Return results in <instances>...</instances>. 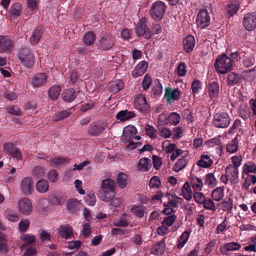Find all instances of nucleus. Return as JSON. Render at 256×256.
Wrapping results in <instances>:
<instances>
[{
  "label": "nucleus",
  "mask_w": 256,
  "mask_h": 256,
  "mask_svg": "<svg viewBox=\"0 0 256 256\" xmlns=\"http://www.w3.org/2000/svg\"><path fill=\"white\" fill-rule=\"evenodd\" d=\"M60 88L58 86H53L48 91L49 96L52 100H56L60 95Z\"/></svg>",
  "instance_id": "nucleus-47"
},
{
  "label": "nucleus",
  "mask_w": 256,
  "mask_h": 256,
  "mask_svg": "<svg viewBox=\"0 0 256 256\" xmlns=\"http://www.w3.org/2000/svg\"><path fill=\"white\" fill-rule=\"evenodd\" d=\"M224 190L222 187H218L214 190L212 194V198L214 200L218 202L224 196Z\"/></svg>",
  "instance_id": "nucleus-45"
},
{
  "label": "nucleus",
  "mask_w": 256,
  "mask_h": 256,
  "mask_svg": "<svg viewBox=\"0 0 256 256\" xmlns=\"http://www.w3.org/2000/svg\"><path fill=\"white\" fill-rule=\"evenodd\" d=\"M240 80V78L237 74L230 72L228 76L226 82L228 86H232L238 84Z\"/></svg>",
  "instance_id": "nucleus-44"
},
{
  "label": "nucleus",
  "mask_w": 256,
  "mask_h": 256,
  "mask_svg": "<svg viewBox=\"0 0 256 256\" xmlns=\"http://www.w3.org/2000/svg\"><path fill=\"white\" fill-rule=\"evenodd\" d=\"M194 198L196 202L198 204H202L205 200L206 199L204 195L200 192H195L194 194Z\"/></svg>",
  "instance_id": "nucleus-60"
},
{
  "label": "nucleus",
  "mask_w": 256,
  "mask_h": 256,
  "mask_svg": "<svg viewBox=\"0 0 256 256\" xmlns=\"http://www.w3.org/2000/svg\"><path fill=\"white\" fill-rule=\"evenodd\" d=\"M182 194L186 200H190L192 198V192L190 184L185 182L182 189Z\"/></svg>",
  "instance_id": "nucleus-41"
},
{
  "label": "nucleus",
  "mask_w": 256,
  "mask_h": 256,
  "mask_svg": "<svg viewBox=\"0 0 256 256\" xmlns=\"http://www.w3.org/2000/svg\"><path fill=\"white\" fill-rule=\"evenodd\" d=\"M241 245L237 242H230L226 244L224 246V248L227 251H235L240 250Z\"/></svg>",
  "instance_id": "nucleus-50"
},
{
  "label": "nucleus",
  "mask_w": 256,
  "mask_h": 256,
  "mask_svg": "<svg viewBox=\"0 0 256 256\" xmlns=\"http://www.w3.org/2000/svg\"><path fill=\"white\" fill-rule=\"evenodd\" d=\"M190 184L194 192H200L203 186L202 180L196 176H192L190 178Z\"/></svg>",
  "instance_id": "nucleus-33"
},
{
  "label": "nucleus",
  "mask_w": 256,
  "mask_h": 256,
  "mask_svg": "<svg viewBox=\"0 0 256 256\" xmlns=\"http://www.w3.org/2000/svg\"><path fill=\"white\" fill-rule=\"evenodd\" d=\"M182 155L183 158L178 159L173 166V170L176 172H180L187 165L188 160L185 158L188 156L187 152H184Z\"/></svg>",
  "instance_id": "nucleus-25"
},
{
  "label": "nucleus",
  "mask_w": 256,
  "mask_h": 256,
  "mask_svg": "<svg viewBox=\"0 0 256 256\" xmlns=\"http://www.w3.org/2000/svg\"><path fill=\"white\" fill-rule=\"evenodd\" d=\"M20 239L24 242L27 245L34 244L36 242V237L30 234H22L20 237Z\"/></svg>",
  "instance_id": "nucleus-40"
},
{
  "label": "nucleus",
  "mask_w": 256,
  "mask_h": 256,
  "mask_svg": "<svg viewBox=\"0 0 256 256\" xmlns=\"http://www.w3.org/2000/svg\"><path fill=\"white\" fill-rule=\"evenodd\" d=\"M228 224V220L227 218H225L223 222L217 226L216 233L218 234L222 233L226 229Z\"/></svg>",
  "instance_id": "nucleus-62"
},
{
  "label": "nucleus",
  "mask_w": 256,
  "mask_h": 256,
  "mask_svg": "<svg viewBox=\"0 0 256 256\" xmlns=\"http://www.w3.org/2000/svg\"><path fill=\"white\" fill-rule=\"evenodd\" d=\"M203 207L208 210L214 212L216 206L214 202L210 198H206L202 204Z\"/></svg>",
  "instance_id": "nucleus-56"
},
{
  "label": "nucleus",
  "mask_w": 256,
  "mask_h": 256,
  "mask_svg": "<svg viewBox=\"0 0 256 256\" xmlns=\"http://www.w3.org/2000/svg\"><path fill=\"white\" fill-rule=\"evenodd\" d=\"M213 163V160L210 156L207 154L201 155L200 160L197 162V165L202 168H208Z\"/></svg>",
  "instance_id": "nucleus-24"
},
{
  "label": "nucleus",
  "mask_w": 256,
  "mask_h": 256,
  "mask_svg": "<svg viewBox=\"0 0 256 256\" xmlns=\"http://www.w3.org/2000/svg\"><path fill=\"white\" fill-rule=\"evenodd\" d=\"M220 206L224 211L230 212L232 208V200L230 198H226L220 204Z\"/></svg>",
  "instance_id": "nucleus-49"
},
{
  "label": "nucleus",
  "mask_w": 256,
  "mask_h": 256,
  "mask_svg": "<svg viewBox=\"0 0 256 256\" xmlns=\"http://www.w3.org/2000/svg\"><path fill=\"white\" fill-rule=\"evenodd\" d=\"M210 16L206 10L202 9L198 12L196 18V24L198 28H204L208 26L210 24Z\"/></svg>",
  "instance_id": "nucleus-9"
},
{
  "label": "nucleus",
  "mask_w": 256,
  "mask_h": 256,
  "mask_svg": "<svg viewBox=\"0 0 256 256\" xmlns=\"http://www.w3.org/2000/svg\"><path fill=\"white\" fill-rule=\"evenodd\" d=\"M76 92L73 90H66L62 94L63 100L66 102H71L76 98Z\"/></svg>",
  "instance_id": "nucleus-43"
},
{
  "label": "nucleus",
  "mask_w": 256,
  "mask_h": 256,
  "mask_svg": "<svg viewBox=\"0 0 256 256\" xmlns=\"http://www.w3.org/2000/svg\"><path fill=\"white\" fill-rule=\"evenodd\" d=\"M124 86L122 80H117L108 84L109 90L114 93L118 92Z\"/></svg>",
  "instance_id": "nucleus-31"
},
{
  "label": "nucleus",
  "mask_w": 256,
  "mask_h": 256,
  "mask_svg": "<svg viewBox=\"0 0 256 256\" xmlns=\"http://www.w3.org/2000/svg\"><path fill=\"white\" fill-rule=\"evenodd\" d=\"M108 123L105 120L92 123L88 128V133L92 136H100L108 127Z\"/></svg>",
  "instance_id": "nucleus-6"
},
{
  "label": "nucleus",
  "mask_w": 256,
  "mask_h": 256,
  "mask_svg": "<svg viewBox=\"0 0 256 256\" xmlns=\"http://www.w3.org/2000/svg\"><path fill=\"white\" fill-rule=\"evenodd\" d=\"M175 72L180 76H184L187 72L185 64L183 62L180 63L176 69Z\"/></svg>",
  "instance_id": "nucleus-57"
},
{
  "label": "nucleus",
  "mask_w": 256,
  "mask_h": 256,
  "mask_svg": "<svg viewBox=\"0 0 256 256\" xmlns=\"http://www.w3.org/2000/svg\"><path fill=\"white\" fill-rule=\"evenodd\" d=\"M206 184L212 188L216 185L217 180L213 173H208L206 175Z\"/></svg>",
  "instance_id": "nucleus-53"
},
{
  "label": "nucleus",
  "mask_w": 256,
  "mask_h": 256,
  "mask_svg": "<svg viewBox=\"0 0 256 256\" xmlns=\"http://www.w3.org/2000/svg\"><path fill=\"white\" fill-rule=\"evenodd\" d=\"M182 92L178 88H166L164 98L166 99V102L170 104L172 102L178 100L180 98Z\"/></svg>",
  "instance_id": "nucleus-13"
},
{
  "label": "nucleus",
  "mask_w": 256,
  "mask_h": 256,
  "mask_svg": "<svg viewBox=\"0 0 256 256\" xmlns=\"http://www.w3.org/2000/svg\"><path fill=\"white\" fill-rule=\"evenodd\" d=\"M135 116L134 113L132 111L122 110L119 112L116 115V118L121 122H124Z\"/></svg>",
  "instance_id": "nucleus-28"
},
{
  "label": "nucleus",
  "mask_w": 256,
  "mask_h": 256,
  "mask_svg": "<svg viewBox=\"0 0 256 256\" xmlns=\"http://www.w3.org/2000/svg\"><path fill=\"white\" fill-rule=\"evenodd\" d=\"M146 208L142 205H134L130 209L132 213L138 218L144 216Z\"/></svg>",
  "instance_id": "nucleus-34"
},
{
  "label": "nucleus",
  "mask_w": 256,
  "mask_h": 256,
  "mask_svg": "<svg viewBox=\"0 0 256 256\" xmlns=\"http://www.w3.org/2000/svg\"><path fill=\"white\" fill-rule=\"evenodd\" d=\"M137 133V130L134 126H126L123 130V134L121 136V141L124 143L128 142Z\"/></svg>",
  "instance_id": "nucleus-15"
},
{
  "label": "nucleus",
  "mask_w": 256,
  "mask_h": 256,
  "mask_svg": "<svg viewBox=\"0 0 256 256\" xmlns=\"http://www.w3.org/2000/svg\"><path fill=\"white\" fill-rule=\"evenodd\" d=\"M146 20L142 17L138 23L136 28V32L138 36H142L144 34L150 36L149 30L146 26Z\"/></svg>",
  "instance_id": "nucleus-19"
},
{
  "label": "nucleus",
  "mask_w": 256,
  "mask_h": 256,
  "mask_svg": "<svg viewBox=\"0 0 256 256\" xmlns=\"http://www.w3.org/2000/svg\"><path fill=\"white\" fill-rule=\"evenodd\" d=\"M42 31L40 28H37L30 38V42L32 44H36L41 38Z\"/></svg>",
  "instance_id": "nucleus-46"
},
{
  "label": "nucleus",
  "mask_w": 256,
  "mask_h": 256,
  "mask_svg": "<svg viewBox=\"0 0 256 256\" xmlns=\"http://www.w3.org/2000/svg\"><path fill=\"white\" fill-rule=\"evenodd\" d=\"M214 66L217 72L220 74H225L232 69L231 58L224 54L216 58Z\"/></svg>",
  "instance_id": "nucleus-2"
},
{
  "label": "nucleus",
  "mask_w": 256,
  "mask_h": 256,
  "mask_svg": "<svg viewBox=\"0 0 256 256\" xmlns=\"http://www.w3.org/2000/svg\"><path fill=\"white\" fill-rule=\"evenodd\" d=\"M243 172L246 174L256 173V164L252 161L246 162L242 166Z\"/></svg>",
  "instance_id": "nucleus-36"
},
{
  "label": "nucleus",
  "mask_w": 256,
  "mask_h": 256,
  "mask_svg": "<svg viewBox=\"0 0 256 256\" xmlns=\"http://www.w3.org/2000/svg\"><path fill=\"white\" fill-rule=\"evenodd\" d=\"M80 204V201L75 198L69 200L66 202V208L72 212H76Z\"/></svg>",
  "instance_id": "nucleus-51"
},
{
  "label": "nucleus",
  "mask_w": 256,
  "mask_h": 256,
  "mask_svg": "<svg viewBox=\"0 0 256 256\" xmlns=\"http://www.w3.org/2000/svg\"><path fill=\"white\" fill-rule=\"evenodd\" d=\"M149 186L150 188L157 189L160 186V179L158 176H154L151 178L149 182Z\"/></svg>",
  "instance_id": "nucleus-61"
},
{
  "label": "nucleus",
  "mask_w": 256,
  "mask_h": 256,
  "mask_svg": "<svg viewBox=\"0 0 256 256\" xmlns=\"http://www.w3.org/2000/svg\"><path fill=\"white\" fill-rule=\"evenodd\" d=\"M134 106L136 109L144 112H147L149 108L146 98L142 94L134 98Z\"/></svg>",
  "instance_id": "nucleus-17"
},
{
  "label": "nucleus",
  "mask_w": 256,
  "mask_h": 256,
  "mask_svg": "<svg viewBox=\"0 0 256 256\" xmlns=\"http://www.w3.org/2000/svg\"><path fill=\"white\" fill-rule=\"evenodd\" d=\"M18 58L21 64L26 68H31L34 65V55L28 48L24 47L20 50Z\"/></svg>",
  "instance_id": "nucleus-4"
},
{
  "label": "nucleus",
  "mask_w": 256,
  "mask_h": 256,
  "mask_svg": "<svg viewBox=\"0 0 256 256\" xmlns=\"http://www.w3.org/2000/svg\"><path fill=\"white\" fill-rule=\"evenodd\" d=\"M71 114V112L69 110H64L58 112L56 114L54 118V121H58L62 120L68 117Z\"/></svg>",
  "instance_id": "nucleus-55"
},
{
  "label": "nucleus",
  "mask_w": 256,
  "mask_h": 256,
  "mask_svg": "<svg viewBox=\"0 0 256 256\" xmlns=\"http://www.w3.org/2000/svg\"><path fill=\"white\" fill-rule=\"evenodd\" d=\"M152 167L151 160L146 158H140L136 165L137 170L140 172H147Z\"/></svg>",
  "instance_id": "nucleus-23"
},
{
  "label": "nucleus",
  "mask_w": 256,
  "mask_h": 256,
  "mask_svg": "<svg viewBox=\"0 0 256 256\" xmlns=\"http://www.w3.org/2000/svg\"><path fill=\"white\" fill-rule=\"evenodd\" d=\"M165 197L167 198L168 202V203H164L163 204L164 208L162 212L166 215L170 214L174 212V208L178 206V203L182 199L176 196L173 195L168 192L166 194Z\"/></svg>",
  "instance_id": "nucleus-5"
},
{
  "label": "nucleus",
  "mask_w": 256,
  "mask_h": 256,
  "mask_svg": "<svg viewBox=\"0 0 256 256\" xmlns=\"http://www.w3.org/2000/svg\"><path fill=\"white\" fill-rule=\"evenodd\" d=\"M67 159L62 157L54 158L52 159L50 162L53 166H57L66 162Z\"/></svg>",
  "instance_id": "nucleus-58"
},
{
  "label": "nucleus",
  "mask_w": 256,
  "mask_h": 256,
  "mask_svg": "<svg viewBox=\"0 0 256 256\" xmlns=\"http://www.w3.org/2000/svg\"><path fill=\"white\" fill-rule=\"evenodd\" d=\"M150 16L156 22H159L160 20V1H156L152 4L150 10ZM158 24H156L154 26V29L155 30L156 33H158L160 26Z\"/></svg>",
  "instance_id": "nucleus-14"
},
{
  "label": "nucleus",
  "mask_w": 256,
  "mask_h": 256,
  "mask_svg": "<svg viewBox=\"0 0 256 256\" xmlns=\"http://www.w3.org/2000/svg\"><path fill=\"white\" fill-rule=\"evenodd\" d=\"M184 50L186 52H191L195 46L194 38L192 35L186 36L182 41Z\"/></svg>",
  "instance_id": "nucleus-20"
},
{
  "label": "nucleus",
  "mask_w": 256,
  "mask_h": 256,
  "mask_svg": "<svg viewBox=\"0 0 256 256\" xmlns=\"http://www.w3.org/2000/svg\"><path fill=\"white\" fill-rule=\"evenodd\" d=\"M114 45V40L111 36L102 38L99 42V46L103 50L110 48Z\"/></svg>",
  "instance_id": "nucleus-27"
},
{
  "label": "nucleus",
  "mask_w": 256,
  "mask_h": 256,
  "mask_svg": "<svg viewBox=\"0 0 256 256\" xmlns=\"http://www.w3.org/2000/svg\"><path fill=\"white\" fill-rule=\"evenodd\" d=\"M18 208L21 214L29 215L32 211V202L28 198H22L18 202Z\"/></svg>",
  "instance_id": "nucleus-11"
},
{
  "label": "nucleus",
  "mask_w": 256,
  "mask_h": 256,
  "mask_svg": "<svg viewBox=\"0 0 256 256\" xmlns=\"http://www.w3.org/2000/svg\"><path fill=\"white\" fill-rule=\"evenodd\" d=\"M238 149V138L236 136L226 144V151L230 154L236 152Z\"/></svg>",
  "instance_id": "nucleus-35"
},
{
  "label": "nucleus",
  "mask_w": 256,
  "mask_h": 256,
  "mask_svg": "<svg viewBox=\"0 0 256 256\" xmlns=\"http://www.w3.org/2000/svg\"><path fill=\"white\" fill-rule=\"evenodd\" d=\"M59 234L66 239H68L74 236L73 229L69 225L61 226L58 229Z\"/></svg>",
  "instance_id": "nucleus-22"
},
{
  "label": "nucleus",
  "mask_w": 256,
  "mask_h": 256,
  "mask_svg": "<svg viewBox=\"0 0 256 256\" xmlns=\"http://www.w3.org/2000/svg\"><path fill=\"white\" fill-rule=\"evenodd\" d=\"M238 169L232 166V164H229L225 168V174L222 175L220 180L224 184L228 182L232 184H236L238 182Z\"/></svg>",
  "instance_id": "nucleus-3"
},
{
  "label": "nucleus",
  "mask_w": 256,
  "mask_h": 256,
  "mask_svg": "<svg viewBox=\"0 0 256 256\" xmlns=\"http://www.w3.org/2000/svg\"><path fill=\"white\" fill-rule=\"evenodd\" d=\"M192 90L193 95L197 94L202 89V84L198 80H194L192 84Z\"/></svg>",
  "instance_id": "nucleus-59"
},
{
  "label": "nucleus",
  "mask_w": 256,
  "mask_h": 256,
  "mask_svg": "<svg viewBox=\"0 0 256 256\" xmlns=\"http://www.w3.org/2000/svg\"><path fill=\"white\" fill-rule=\"evenodd\" d=\"M96 40L95 34L91 32H88L84 36V42L86 45L92 44Z\"/></svg>",
  "instance_id": "nucleus-48"
},
{
  "label": "nucleus",
  "mask_w": 256,
  "mask_h": 256,
  "mask_svg": "<svg viewBox=\"0 0 256 256\" xmlns=\"http://www.w3.org/2000/svg\"><path fill=\"white\" fill-rule=\"evenodd\" d=\"M96 196L94 192H90L88 194L86 198V202L88 206H94L96 203Z\"/></svg>",
  "instance_id": "nucleus-64"
},
{
  "label": "nucleus",
  "mask_w": 256,
  "mask_h": 256,
  "mask_svg": "<svg viewBox=\"0 0 256 256\" xmlns=\"http://www.w3.org/2000/svg\"><path fill=\"white\" fill-rule=\"evenodd\" d=\"M176 220V216L174 214L166 217L162 222L161 226V234H164L166 233L168 228L165 226H170L174 224Z\"/></svg>",
  "instance_id": "nucleus-29"
},
{
  "label": "nucleus",
  "mask_w": 256,
  "mask_h": 256,
  "mask_svg": "<svg viewBox=\"0 0 256 256\" xmlns=\"http://www.w3.org/2000/svg\"><path fill=\"white\" fill-rule=\"evenodd\" d=\"M49 185L48 182L44 179L38 180L36 186V190L40 193L44 194L48 189Z\"/></svg>",
  "instance_id": "nucleus-38"
},
{
  "label": "nucleus",
  "mask_w": 256,
  "mask_h": 256,
  "mask_svg": "<svg viewBox=\"0 0 256 256\" xmlns=\"http://www.w3.org/2000/svg\"><path fill=\"white\" fill-rule=\"evenodd\" d=\"M30 226V221L28 219H23L20 220L18 224V229L21 232H24L27 230Z\"/></svg>",
  "instance_id": "nucleus-63"
},
{
  "label": "nucleus",
  "mask_w": 256,
  "mask_h": 256,
  "mask_svg": "<svg viewBox=\"0 0 256 256\" xmlns=\"http://www.w3.org/2000/svg\"><path fill=\"white\" fill-rule=\"evenodd\" d=\"M128 176L122 172L119 174L116 178V182L118 187L122 189L126 187L128 184Z\"/></svg>",
  "instance_id": "nucleus-39"
},
{
  "label": "nucleus",
  "mask_w": 256,
  "mask_h": 256,
  "mask_svg": "<svg viewBox=\"0 0 256 256\" xmlns=\"http://www.w3.org/2000/svg\"><path fill=\"white\" fill-rule=\"evenodd\" d=\"M21 13L22 6L19 3H16L11 7L10 10L11 19L18 18Z\"/></svg>",
  "instance_id": "nucleus-42"
},
{
  "label": "nucleus",
  "mask_w": 256,
  "mask_h": 256,
  "mask_svg": "<svg viewBox=\"0 0 256 256\" xmlns=\"http://www.w3.org/2000/svg\"><path fill=\"white\" fill-rule=\"evenodd\" d=\"M212 122L216 128H226L230 125V119L226 112H218L214 114Z\"/></svg>",
  "instance_id": "nucleus-7"
},
{
  "label": "nucleus",
  "mask_w": 256,
  "mask_h": 256,
  "mask_svg": "<svg viewBox=\"0 0 256 256\" xmlns=\"http://www.w3.org/2000/svg\"><path fill=\"white\" fill-rule=\"evenodd\" d=\"M180 120V115L176 112H172L168 115L166 114H161V124H170L176 126Z\"/></svg>",
  "instance_id": "nucleus-12"
},
{
  "label": "nucleus",
  "mask_w": 256,
  "mask_h": 256,
  "mask_svg": "<svg viewBox=\"0 0 256 256\" xmlns=\"http://www.w3.org/2000/svg\"><path fill=\"white\" fill-rule=\"evenodd\" d=\"M116 184L110 178L103 180L101 182V192L99 194L100 199L104 202H108L115 196Z\"/></svg>",
  "instance_id": "nucleus-1"
},
{
  "label": "nucleus",
  "mask_w": 256,
  "mask_h": 256,
  "mask_svg": "<svg viewBox=\"0 0 256 256\" xmlns=\"http://www.w3.org/2000/svg\"><path fill=\"white\" fill-rule=\"evenodd\" d=\"M238 114L240 116L243 120H248L250 116V111L249 108L245 106H240Z\"/></svg>",
  "instance_id": "nucleus-54"
},
{
  "label": "nucleus",
  "mask_w": 256,
  "mask_h": 256,
  "mask_svg": "<svg viewBox=\"0 0 256 256\" xmlns=\"http://www.w3.org/2000/svg\"><path fill=\"white\" fill-rule=\"evenodd\" d=\"M162 150L166 153L172 154L170 156V160L174 161L178 156L182 154L184 151L180 149H178L175 144L170 143L168 140H166L162 142Z\"/></svg>",
  "instance_id": "nucleus-8"
},
{
  "label": "nucleus",
  "mask_w": 256,
  "mask_h": 256,
  "mask_svg": "<svg viewBox=\"0 0 256 256\" xmlns=\"http://www.w3.org/2000/svg\"><path fill=\"white\" fill-rule=\"evenodd\" d=\"M230 160L232 164V166L238 169V168L242 164V157L241 154H236L232 156Z\"/></svg>",
  "instance_id": "nucleus-52"
},
{
  "label": "nucleus",
  "mask_w": 256,
  "mask_h": 256,
  "mask_svg": "<svg viewBox=\"0 0 256 256\" xmlns=\"http://www.w3.org/2000/svg\"><path fill=\"white\" fill-rule=\"evenodd\" d=\"M219 85L216 82H210L208 86V95L210 98H214L218 96L219 92Z\"/></svg>",
  "instance_id": "nucleus-32"
},
{
  "label": "nucleus",
  "mask_w": 256,
  "mask_h": 256,
  "mask_svg": "<svg viewBox=\"0 0 256 256\" xmlns=\"http://www.w3.org/2000/svg\"><path fill=\"white\" fill-rule=\"evenodd\" d=\"M12 40L7 36H0V53H8L13 46Z\"/></svg>",
  "instance_id": "nucleus-16"
},
{
  "label": "nucleus",
  "mask_w": 256,
  "mask_h": 256,
  "mask_svg": "<svg viewBox=\"0 0 256 256\" xmlns=\"http://www.w3.org/2000/svg\"><path fill=\"white\" fill-rule=\"evenodd\" d=\"M148 68V63L146 61L140 62L135 67L132 72L134 78H137L142 75Z\"/></svg>",
  "instance_id": "nucleus-21"
},
{
  "label": "nucleus",
  "mask_w": 256,
  "mask_h": 256,
  "mask_svg": "<svg viewBox=\"0 0 256 256\" xmlns=\"http://www.w3.org/2000/svg\"><path fill=\"white\" fill-rule=\"evenodd\" d=\"M190 231L185 230L182 234L178 237L177 240L176 247L178 249H180L184 247L185 244L188 242L190 237Z\"/></svg>",
  "instance_id": "nucleus-30"
},
{
  "label": "nucleus",
  "mask_w": 256,
  "mask_h": 256,
  "mask_svg": "<svg viewBox=\"0 0 256 256\" xmlns=\"http://www.w3.org/2000/svg\"><path fill=\"white\" fill-rule=\"evenodd\" d=\"M244 28L248 31L253 30L256 28V12L246 14L242 20Z\"/></svg>",
  "instance_id": "nucleus-10"
},
{
  "label": "nucleus",
  "mask_w": 256,
  "mask_h": 256,
  "mask_svg": "<svg viewBox=\"0 0 256 256\" xmlns=\"http://www.w3.org/2000/svg\"><path fill=\"white\" fill-rule=\"evenodd\" d=\"M20 189L26 195H30L34 190L33 181L30 177L24 178L20 183Z\"/></svg>",
  "instance_id": "nucleus-18"
},
{
  "label": "nucleus",
  "mask_w": 256,
  "mask_h": 256,
  "mask_svg": "<svg viewBox=\"0 0 256 256\" xmlns=\"http://www.w3.org/2000/svg\"><path fill=\"white\" fill-rule=\"evenodd\" d=\"M4 218L8 221L16 222L19 220L18 214L14 210L7 209L4 213Z\"/></svg>",
  "instance_id": "nucleus-37"
},
{
  "label": "nucleus",
  "mask_w": 256,
  "mask_h": 256,
  "mask_svg": "<svg viewBox=\"0 0 256 256\" xmlns=\"http://www.w3.org/2000/svg\"><path fill=\"white\" fill-rule=\"evenodd\" d=\"M47 78L44 73H40L36 75L30 80L31 84L35 86H42L46 83Z\"/></svg>",
  "instance_id": "nucleus-26"
}]
</instances>
